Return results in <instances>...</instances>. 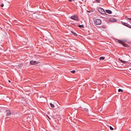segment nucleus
<instances>
[{"mask_svg":"<svg viewBox=\"0 0 131 131\" xmlns=\"http://www.w3.org/2000/svg\"><path fill=\"white\" fill-rule=\"evenodd\" d=\"M117 41L119 43L121 44L122 45L123 43V40H119V39H117Z\"/></svg>","mask_w":131,"mask_h":131,"instance_id":"6e6552de","label":"nucleus"},{"mask_svg":"<svg viewBox=\"0 0 131 131\" xmlns=\"http://www.w3.org/2000/svg\"><path fill=\"white\" fill-rule=\"evenodd\" d=\"M84 109L85 111L86 112H88V109L87 108H85Z\"/></svg>","mask_w":131,"mask_h":131,"instance_id":"dca6fc26","label":"nucleus"},{"mask_svg":"<svg viewBox=\"0 0 131 131\" xmlns=\"http://www.w3.org/2000/svg\"><path fill=\"white\" fill-rule=\"evenodd\" d=\"M125 18H127L128 20L131 21V18H128L127 16H125Z\"/></svg>","mask_w":131,"mask_h":131,"instance_id":"f3484780","label":"nucleus"},{"mask_svg":"<svg viewBox=\"0 0 131 131\" xmlns=\"http://www.w3.org/2000/svg\"><path fill=\"white\" fill-rule=\"evenodd\" d=\"M70 18L75 21H78L79 20L78 16L77 15H74L71 16Z\"/></svg>","mask_w":131,"mask_h":131,"instance_id":"f257e3e1","label":"nucleus"},{"mask_svg":"<svg viewBox=\"0 0 131 131\" xmlns=\"http://www.w3.org/2000/svg\"><path fill=\"white\" fill-rule=\"evenodd\" d=\"M71 72L73 73H75V71L74 70H73L71 71Z\"/></svg>","mask_w":131,"mask_h":131,"instance_id":"a211bd4d","label":"nucleus"},{"mask_svg":"<svg viewBox=\"0 0 131 131\" xmlns=\"http://www.w3.org/2000/svg\"><path fill=\"white\" fill-rule=\"evenodd\" d=\"M8 82H10V80H8Z\"/></svg>","mask_w":131,"mask_h":131,"instance_id":"393cba45","label":"nucleus"},{"mask_svg":"<svg viewBox=\"0 0 131 131\" xmlns=\"http://www.w3.org/2000/svg\"><path fill=\"white\" fill-rule=\"evenodd\" d=\"M39 62L36 61L31 60L30 62V64L31 65H35L39 63Z\"/></svg>","mask_w":131,"mask_h":131,"instance_id":"20e7f679","label":"nucleus"},{"mask_svg":"<svg viewBox=\"0 0 131 131\" xmlns=\"http://www.w3.org/2000/svg\"><path fill=\"white\" fill-rule=\"evenodd\" d=\"M122 62L124 63H125L126 62L125 61H122Z\"/></svg>","mask_w":131,"mask_h":131,"instance_id":"4be33fe9","label":"nucleus"},{"mask_svg":"<svg viewBox=\"0 0 131 131\" xmlns=\"http://www.w3.org/2000/svg\"><path fill=\"white\" fill-rule=\"evenodd\" d=\"M96 1L98 3H100V0H96Z\"/></svg>","mask_w":131,"mask_h":131,"instance_id":"aec40b11","label":"nucleus"},{"mask_svg":"<svg viewBox=\"0 0 131 131\" xmlns=\"http://www.w3.org/2000/svg\"><path fill=\"white\" fill-rule=\"evenodd\" d=\"M122 45L124 46L127 47H129L128 45L124 43V42L123 43Z\"/></svg>","mask_w":131,"mask_h":131,"instance_id":"9d476101","label":"nucleus"},{"mask_svg":"<svg viewBox=\"0 0 131 131\" xmlns=\"http://www.w3.org/2000/svg\"><path fill=\"white\" fill-rule=\"evenodd\" d=\"M94 21L97 25H100L101 23V20L99 19H95L94 20Z\"/></svg>","mask_w":131,"mask_h":131,"instance_id":"f03ea898","label":"nucleus"},{"mask_svg":"<svg viewBox=\"0 0 131 131\" xmlns=\"http://www.w3.org/2000/svg\"><path fill=\"white\" fill-rule=\"evenodd\" d=\"M109 20L110 21L113 22H116L117 21V20L113 18H110Z\"/></svg>","mask_w":131,"mask_h":131,"instance_id":"423d86ee","label":"nucleus"},{"mask_svg":"<svg viewBox=\"0 0 131 131\" xmlns=\"http://www.w3.org/2000/svg\"><path fill=\"white\" fill-rule=\"evenodd\" d=\"M105 57H101L100 58V60H104L105 59Z\"/></svg>","mask_w":131,"mask_h":131,"instance_id":"f8f14e48","label":"nucleus"},{"mask_svg":"<svg viewBox=\"0 0 131 131\" xmlns=\"http://www.w3.org/2000/svg\"><path fill=\"white\" fill-rule=\"evenodd\" d=\"M71 32L72 34H73L74 35L76 36H77L78 35L76 33L72 31H71Z\"/></svg>","mask_w":131,"mask_h":131,"instance_id":"9b49d317","label":"nucleus"},{"mask_svg":"<svg viewBox=\"0 0 131 131\" xmlns=\"http://www.w3.org/2000/svg\"><path fill=\"white\" fill-rule=\"evenodd\" d=\"M120 61H121V62H122V61H122V60H120Z\"/></svg>","mask_w":131,"mask_h":131,"instance_id":"b1692460","label":"nucleus"},{"mask_svg":"<svg viewBox=\"0 0 131 131\" xmlns=\"http://www.w3.org/2000/svg\"><path fill=\"white\" fill-rule=\"evenodd\" d=\"M110 130H113V128H112L111 126H110Z\"/></svg>","mask_w":131,"mask_h":131,"instance_id":"6ab92c4d","label":"nucleus"},{"mask_svg":"<svg viewBox=\"0 0 131 131\" xmlns=\"http://www.w3.org/2000/svg\"><path fill=\"white\" fill-rule=\"evenodd\" d=\"M68 1L70 2H71L72 1V0H68Z\"/></svg>","mask_w":131,"mask_h":131,"instance_id":"5701e85b","label":"nucleus"},{"mask_svg":"<svg viewBox=\"0 0 131 131\" xmlns=\"http://www.w3.org/2000/svg\"><path fill=\"white\" fill-rule=\"evenodd\" d=\"M47 117H48V118L49 119H50V118H49V116H47Z\"/></svg>","mask_w":131,"mask_h":131,"instance_id":"a878e982","label":"nucleus"},{"mask_svg":"<svg viewBox=\"0 0 131 131\" xmlns=\"http://www.w3.org/2000/svg\"><path fill=\"white\" fill-rule=\"evenodd\" d=\"M106 13L110 14H111L112 13V12L109 10H106Z\"/></svg>","mask_w":131,"mask_h":131,"instance_id":"1a4fd4ad","label":"nucleus"},{"mask_svg":"<svg viewBox=\"0 0 131 131\" xmlns=\"http://www.w3.org/2000/svg\"><path fill=\"white\" fill-rule=\"evenodd\" d=\"M78 27L80 28H84V26L83 25H79Z\"/></svg>","mask_w":131,"mask_h":131,"instance_id":"4468645a","label":"nucleus"},{"mask_svg":"<svg viewBox=\"0 0 131 131\" xmlns=\"http://www.w3.org/2000/svg\"><path fill=\"white\" fill-rule=\"evenodd\" d=\"M98 10L102 14H105L106 15H107L103 9L102 8H99L98 9Z\"/></svg>","mask_w":131,"mask_h":131,"instance_id":"7ed1b4c3","label":"nucleus"},{"mask_svg":"<svg viewBox=\"0 0 131 131\" xmlns=\"http://www.w3.org/2000/svg\"><path fill=\"white\" fill-rule=\"evenodd\" d=\"M6 113L7 116H9L11 114V113L9 110H7L6 111Z\"/></svg>","mask_w":131,"mask_h":131,"instance_id":"0eeeda50","label":"nucleus"},{"mask_svg":"<svg viewBox=\"0 0 131 131\" xmlns=\"http://www.w3.org/2000/svg\"><path fill=\"white\" fill-rule=\"evenodd\" d=\"M118 91L119 92H123V90L122 89H118Z\"/></svg>","mask_w":131,"mask_h":131,"instance_id":"2eb2a0df","label":"nucleus"},{"mask_svg":"<svg viewBox=\"0 0 131 131\" xmlns=\"http://www.w3.org/2000/svg\"><path fill=\"white\" fill-rule=\"evenodd\" d=\"M121 23L123 25H124L128 28H131V26L127 23L123 22L122 21Z\"/></svg>","mask_w":131,"mask_h":131,"instance_id":"39448f33","label":"nucleus"},{"mask_svg":"<svg viewBox=\"0 0 131 131\" xmlns=\"http://www.w3.org/2000/svg\"><path fill=\"white\" fill-rule=\"evenodd\" d=\"M4 5L3 4H2L1 5V6L2 7H3L4 6Z\"/></svg>","mask_w":131,"mask_h":131,"instance_id":"412c9836","label":"nucleus"},{"mask_svg":"<svg viewBox=\"0 0 131 131\" xmlns=\"http://www.w3.org/2000/svg\"><path fill=\"white\" fill-rule=\"evenodd\" d=\"M50 106L52 108H54V104H53L52 103H50Z\"/></svg>","mask_w":131,"mask_h":131,"instance_id":"ddd939ff","label":"nucleus"}]
</instances>
